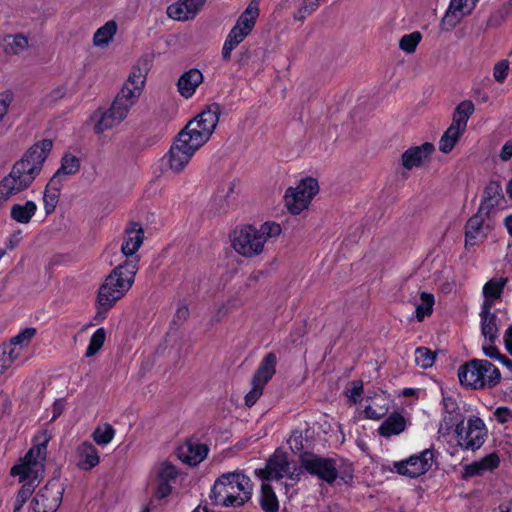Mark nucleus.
Here are the masks:
<instances>
[{"instance_id": "obj_57", "label": "nucleus", "mask_w": 512, "mask_h": 512, "mask_svg": "<svg viewBox=\"0 0 512 512\" xmlns=\"http://www.w3.org/2000/svg\"><path fill=\"white\" fill-rule=\"evenodd\" d=\"M363 393V382L353 381L352 386L350 389L347 390V397L349 398L350 402L353 404H356L359 401V398L361 394Z\"/></svg>"}, {"instance_id": "obj_33", "label": "nucleus", "mask_w": 512, "mask_h": 512, "mask_svg": "<svg viewBox=\"0 0 512 512\" xmlns=\"http://www.w3.org/2000/svg\"><path fill=\"white\" fill-rule=\"evenodd\" d=\"M37 210L38 206L32 200H27L24 203H15L11 207L10 217L17 223L28 224L35 216Z\"/></svg>"}, {"instance_id": "obj_1", "label": "nucleus", "mask_w": 512, "mask_h": 512, "mask_svg": "<svg viewBox=\"0 0 512 512\" xmlns=\"http://www.w3.org/2000/svg\"><path fill=\"white\" fill-rule=\"evenodd\" d=\"M52 147V141L44 139L31 146L22 158L14 163L9 174L0 181V206L32 185L40 175Z\"/></svg>"}, {"instance_id": "obj_19", "label": "nucleus", "mask_w": 512, "mask_h": 512, "mask_svg": "<svg viewBox=\"0 0 512 512\" xmlns=\"http://www.w3.org/2000/svg\"><path fill=\"white\" fill-rule=\"evenodd\" d=\"M487 216L488 214L478 209V212L467 221L465 232L466 247L474 246L486 237V232L489 230V225L485 223Z\"/></svg>"}, {"instance_id": "obj_39", "label": "nucleus", "mask_w": 512, "mask_h": 512, "mask_svg": "<svg viewBox=\"0 0 512 512\" xmlns=\"http://www.w3.org/2000/svg\"><path fill=\"white\" fill-rule=\"evenodd\" d=\"M117 32V24L110 20L98 28L93 36V44L96 47H105L113 39Z\"/></svg>"}, {"instance_id": "obj_49", "label": "nucleus", "mask_w": 512, "mask_h": 512, "mask_svg": "<svg viewBox=\"0 0 512 512\" xmlns=\"http://www.w3.org/2000/svg\"><path fill=\"white\" fill-rule=\"evenodd\" d=\"M422 39L420 32L405 34L399 40V48L406 53H413Z\"/></svg>"}, {"instance_id": "obj_47", "label": "nucleus", "mask_w": 512, "mask_h": 512, "mask_svg": "<svg viewBox=\"0 0 512 512\" xmlns=\"http://www.w3.org/2000/svg\"><path fill=\"white\" fill-rule=\"evenodd\" d=\"M320 6V0H304L300 3L297 11L294 13V19L304 21L313 14Z\"/></svg>"}, {"instance_id": "obj_3", "label": "nucleus", "mask_w": 512, "mask_h": 512, "mask_svg": "<svg viewBox=\"0 0 512 512\" xmlns=\"http://www.w3.org/2000/svg\"><path fill=\"white\" fill-rule=\"evenodd\" d=\"M254 484L243 470L222 473L214 481L209 499L215 506L239 508L251 500Z\"/></svg>"}, {"instance_id": "obj_32", "label": "nucleus", "mask_w": 512, "mask_h": 512, "mask_svg": "<svg viewBox=\"0 0 512 512\" xmlns=\"http://www.w3.org/2000/svg\"><path fill=\"white\" fill-rule=\"evenodd\" d=\"M503 200L502 187L498 182L491 181L484 190L483 200L479 209L489 214L490 210L501 204Z\"/></svg>"}, {"instance_id": "obj_42", "label": "nucleus", "mask_w": 512, "mask_h": 512, "mask_svg": "<svg viewBox=\"0 0 512 512\" xmlns=\"http://www.w3.org/2000/svg\"><path fill=\"white\" fill-rule=\"evenodd\" d=\"M260 504L265 512H278L279 501L272 487L263 482L261 485V500Z\"/></svg>"}, {"instance_id": "obj_60", "label": "nucleus", "mask_w": 512, "mask_h": 512, "mask_svg": "<svg viewBox=\"0 0 512 512\" xmlns=\"http://www.w3.org/2000/svg\"><path fill=\"white\" fill-rule=\"evenodd\" d=\"M22 240V231L18 230L13 232L6 240L5 245L8 249L12 250L19 245Z\"/></svg>"}, {"instance_id": "obj_55", "label": "nucleus", "mask_w": 512, "mask_h": 512, "mask_svg": "<svg viewBox=\"0 0 512 512\" xmlns=\"http://www.w3.org/2000/svg\"><path fill=\"white\" fill-rule=\"evenodd\" d=\"M2 352L4 354H7V356L18 365L23 363L25 360V357L23 355L24 349L20 348L19 346L11 344L10 342L4 344Z\"/></svg>"}, {"instance_id": "obj_34", "label": "nucleus", "mask_w": 512, "mask_h": 512, "mask_svg": "<svg viewBox=\"0 0 512 512\" xmlns=\"http://www.w3.org/2000/svg\"><path fill=\"white\" fill-rule=\"evenodd\" d=\"M28 38L22 34L6 35L0 39V49L6 55H18L28 48Z\"/></svg>"}, {"instance_id": "obj_36", "label": "nucleus", "mask_w": 512, "mask_h": 512, "mask_svg": "<svg viewBox=\"0 0 512 512\" xmlns=\"http://www.w3.org/2000/svg\"><path fill=\"white\" fill-rule=\"evenodd\" d=\"M475 111V106L472 101L464 100L460 102L453 113L452 123L450 125L459 128L460 130H466L467 123L471 115Z\"/></svg>"}, {"instance_id": "obj_28", "label": "nucleus", "mask_w": 512, "mask_h": 512, "mask_svg": "<svg viewBox=\"0 0 512 512\" xmlns=\"http://www.w3.org/2000/svg\"><path fill=\"white\" fill-rule=\"evenodd\" d=\"M390 403L391 400L386 393H376L371 398V403L364 409L365 417L371 420H379L389 411Z\"/></svg>"}, {"instance_id": "obj_18", "label": "nucleus", "mask_w": 512, "mask_h": 512, "mask_svg": "<svg viewBox=\"0 0 512 512\" xmlns=\"http://www.w3.org/2000/svg\"><path fill=\"white\" fill-rule=\"evenodd\" d=\"M144 240V231L142 227L133 223L131 228L126 231L123 243L121 245V257L124 258L122 262H128L133 258L136 259V267L139 268L140 257L136 254Z\"/></svg>"}, {"instance_id": "obj_48", "label": "nucleus", "mask_w": 512, "mask_h": 512, "mask_svg": "<svg viewBox=\"0 0 512 512\" xmlns=\"http://www.w3.org/2000/svg\"><path fill=\"white\" fill-rule=\"evenodd\" d=\"M106 332L104 328H98L91 336L85 356L91 357L95 355L104 345Z\"/></svg>"}, {"instance_id": "obj_9", "label": "nucleus", "mask_w": 512, "mask_h": 512, "mask_svg": "<svg viewBox=\"0 0 512 512\" xmlns=\"http://www.w3.org/2000/svg\"><path fill=\"white\" fill-rule=\"evenodd\" d=\"M319 192V185L315 178L305 177L296 187H289L285 192V205L290 213L300 214L307 209L313 197Z\"/></svg>"}, {"instance_id": "obj_6", "label": "nucleus", "mask_w": 512, "mask_h": 512, "mask_svg": "<svg viewBox=\"0 0 512 512\" xmlns=\"http://www.w3.org/2000/svg\"><path fill=\"white\" fill-rule=\"evenodd\" d=\"M218 122V107L209 108L190 120L178 135L200 149L210 139Z\"/></svg>"}, {"instance_id": "obj_10", "label": "nucleus", "mask_w": 512, "mask_h": 512, "mask_svg": "<svg viewBox=\"0 0 512 512\" xmlns=\"http://www.w3.org/2000/svg\"><path fill=\"white\" fill-rule=\"evenodd\" d=\"M64 493L59 479L53 478L33 497L29 508L33 512H56Z\"/></svg>"}, {"instance_id": "obj_7", "label": "nucleus", "mask_w": 512, "mask_h": 512, "mask_svg": "<svg viewBox=\"0 0 512 512\" xmlns=\"http://www.w3.org/2000/svg\"><path fill=\"white\" fill-rule=\"evenodd\" d=\"M458 378L462 385L479 389L494 386L500 380L499 370L487 360H471L458 369Z\"/></svg>"}, {"instance_id": "obj_30", "label": "nucleus", "mask_w": 512, "mask_h": 512, "mask_svg": "<svg viewBox=\"0 0 512 512\" xmlns=\"http://www.w3.org/2000/svg\"><path fill=\"white\" fill-rule=\"evenodd\" d=\"M150 69V62L147 58L139 59L132 67L128 79L124 83L130 87L143 91L146 77Z\"/></svg>"}, {"instance_id": "obj_64", "label": "nucleus", "mask_w": 512, "mask_h": 512, "mask_svg": "<svg viewBox=\"0 0 512 512\" xmlns=\"http://www.w3.org/2000/svg\"><path fill=\"white\" fill-rule=\"evenodd\" d=\"M512 157V139L510 141H507L501 151H500V158L503 161H508Z\"/></svg>"}, {"instance_id": "obj_63", "label": "nucleus", "mask_w": 512, "mask_h": 512, "mask_svg": "<svg viewBox=\"0 0 512 512\" xmlns=\"http://www.w3.org/2000/svg\"><path fill=\"white\" fill-rule=\"evenodd\" d=\"M494 343L489 342L488 344L483 345V352L486 356L490 358H496L499 361H501V354L499 353L496 346L493 345Z\"/></svg>"}, {"instance_id": "obj_31", "label": "nucleus", "mask_w": 512, "mask_h": 512, "mask_svg": "<svg viewBox=\"0 0 512 512\" xmlns=\"http://www.w3.org/2000/svg\"><path fill=\"white\" fill-rule=\"evenodd\" d=\"M405 428V418L400 413L394 412L382 422L377 431L382 437L390 438L401 434Z\"/></svg>"}, {"instance_id": "obj_8", "label": "nucleus", "mask_w": 512, "mask_h": 512, "mask_svg": "<svg viewBox=\"0 0 512 512\" xmlns=\"http://www.w3.org/2000/svg\"><path fill=\"white\" fill-rule=\"evenodd\" d=\"M255 23L256 7L255 1L252 0L225 39L221 53L223 60L229 61L231 59L233 50L250 34Z\"/></svg>"}, {"instance_id": "obj_25", "label": "nucleus", "mask_w": 512, "mask_h": 512, "mask_svg": "<svg viewBox=\"0 0 512 512\" xmlns=\"http://www.w3.org/2000/svg\"><path fill=\"white\" fill-rule=\"evenodd\" d=\"M444 415L441 427L447 431L463 425L464 417L460 412L456 400L451 396H443Z\"/></svg>"}, {"instance_id": "obj_26", "label": "nucleus", "mask_w": 512, "mask_h": 512, "mask_svg": "<svg viewBox=\"0 0 512 512\" xmlns=\"http://www.w3.org/2000/svg\"><path fill=\"white\" fill-rule=\"evenodd\" d=\"M507 282L506 277H495L486 282L482 289L484 300L481 308H492L501 299Z\"/></svg>"}, {"instance_id": "obj_23", "label": "nucleus", "mask_w": 512, "mask_h": 512, "mask_svg": "<svg viewBox=\"0 0 512 512\" xmlns=\"http://www.w3.org/2000/svg\"><path fill=\"white\" fill-rule=\"evenodd\" d=\"M204 76L199 69L192 68L184 72L177 82L178 92L185 99L191 98L199 85L203 82Z\"/></svg>"}, {"instance_id": "obj_16", "label": "nucleus", "mask_w": 512, "mask_h": 512, "mask_svg": "<svg viewBox=\"0 0 512 512\" xmlns=\"http://www.w3.org/2000/svg\"><path fill=\"white\" fill-rule=\"evenodd\" d=\"M477 1L478 0H451L441 20V29L444 31H452L465 16L473 11Z\"/></svg>"}, {"instance_id": "obj_24", "label": "nucleus", "mask_w": 512, "mask_h": 512, "mask_svg": "<svg viewBox=\"0 0 512 512\" xmlns=\"http://www.w3.org/2000/svg\"><path fill=\"white\" fill-rule=\"evenodd\" d=\"M500 459L497 454L491 453L479 461H475L464 467L462 478L468 479L474 476H481L486 472H491L499 466Z\"/></svg>"}, {"instance_id": "obj_22", "label": "nucleus", "mask_w": 512, "mask_h": 512, "mask_svg": "<svg viewBox=\"0 0 512 512\" xmlns=\"http://www.w3.org/2000/svg\"><path fill=\"white\" fill-rule=\"evenodd\" d=\"M204 2L205 0H178L168 7L167 14L170 18L178 21L193 19Z\"/></svg>"}, {"instance_id": "obj_56", "label": "nucleus", "mask_w": 512, "mask_h": 512, "mask_svg": "<svg viewBox=\"0 0 512 512\" xmlns=\"http://www.w3.org/2000/svg\"><path fill=\"white\" fill-rule=\"evenodd\" d=\"M509 72V62L508 60H501L495 64L493 69V77L494 79L502 83L508 76Z\"/></svg>"}, {"instance_id": "obj_53", "label": "nucleus", "mask_w": 512, "mask_h": 512, "mask_svg": "<svg viewBox=\"0 0 512 512\" xmlns=\"http://www.w3.org/2000/svg\"><path fill=\"white\" fill-rule=\"evenodd\" d=\"M141 93L142 91L138 88L130 87L124 84L121 91L117 95V98L133 107L137 102L138 98L140 97Z\"/></svg>"}, {"instance_id": "obj_35", "label": "nucleus", "mask_w": 512, "mask_h": 512, "mask_svg": "<svg viewBox=\"0 0 512 512\" xmlns=\"http://www.w3.org/2000/svg\"><path fill=\"white\" fill-rule=\"evenodd\" d=\"M79 169L80 161L76 156L71 154L64 155L61 161V166L52 177L53 183L60 182L62 184L66 177L76 174Z\"/></svg>"}, {"instance_id": "obj_20", "label": "nucleus", "mask_w": 512, "mask_h": 512, "mask_svg": "<svg viewBox=\"0 0 512 512\" xmlns=\"http://www.w3.org/2000/svg\"><path fill=\"white\" fill-rule=\"evenodd\" d=\"M208 454V447L205 444L187 440L177 449V456L183 463L196 466L202 462Z\"/></svg>"}, {"instance_id": "obj_46", "label": "nucleus", "mask_w": 512, "mask_h": 512, "mask_svg": "<svg viewBox=\"0 0 512 512\" xmlns=\"http://www.w3.org/2000/svg\"><path fill=\"white\" fill-rule=\"evenodd\" d=\"M512 15V0L504 3L500 8L493 12L488 21L487 26L490 28H496L500 26L506 19Z\"/></svg>"}, {"instance_id": "obj_14", "label": "nucleus", "mask_w": 512, "mask_h": 512, "mask_svg": "<svg viewBox=\"0 0 512 512\" xmlns=\"http://www.w3.org/2000/svg\"><path fill=\"white\" fill-rule=\"evenodd\" d=\"M152 475L154 495L157 499H164L172 493V485L179 476V469L169 461H162L154 466Z\"/></svg>"}, {"instance_id": "obj_21", "label": "nucleus", "mask_w": 512, "mask_h": 512, "mask_svg": "<svg viewBox=\"0 0 512 512\" xmlns=\"http://www.w3.org/2000/svg\"><path fill=\"white\" fill-rule=\"evenodd\" d=\"M434 150V145L429 142H425L420 146L410 147L402 154L401 164L407 170L420 167Z\"/></svg>"}, {"instance_id": "obj_13", "label": "nucleus", "mask_w": 512, "mask_h": 512, "mask_svg": "<svg viewBox=\"0 0 512 512\" xmlns=\"http://www.w3.org/2000/svg\"><path fill=\"white\" fill-rule=\"evenodd\" d=\"M198 150L199 149L177 135L169 151L164 156L165 163L169 170L175 174H179L184 171Z\"/></svg>"}, {"instance_id": "obj_40", "label": "nucleus", "mask_w": 512, "mask_h": 512, "mask_svg": "<svg viewBox=\"0 0 512 512\" xmlns=\"http://www.w3.org/2000/svg\"><path fill=\"white\" fill-rule=\"evenodd\" d=\"M61 186L62 184L60 182L53 183L52 178L48 182L43 195L44 209L46 214H50L55 210Z\"/></svg>"}, {"instance_id": "obj_50", "label": "nucleus", "mask_w": 512, "mask_h": 512, "mask_svg": "<svg viewBox=\"0 0 512 512\" xmlns=\"http://www.w3.org/2000/svg\"><path fill=\"white\" fill-rule=\"evenodd\" d=\"M435 362V354L426 347L415 350V364L423 369L430 368Z\"/></svg>"}, {"instance_id": "obj_12", "label": "nucleus", "mask_w": 512, "mask_h": 512, "mask_svg": "<svg viewBox=\"0 0 512 512\" xmlns=\"http://www.w3.org/2000/svg\"><path fill=\"white\" fill-rule=\"evenodd\" d=\"M457 433L458 443L465 450L479 449L485 442L487 428L484 421L476 416L470 417L466 429L463 425L454 427Z\"/></svg>"}, {"instance_id": "obj_51", "label": "nucleus", "mask_w": 512, "mask_h": 512, "mask_svg": "<svg viewBox=\"0 0 512 512\" xmlns=\"http://www.w3.org/2000/svg\"><path fill=\"white\" fill-rule=\"evenodd\" d=\"M232 190H233V188H232V186H230L228 188L227 192L217 194L212 198V200L210 202V206H211V210L214 213L221 214V213H225L228 210V208H229L228 197H229V194L232 192Z\"/></svg>"}, {"instance_id": "obj_15", "label": "nucleus", "mask_w": 512, "mask_h": 512, "mask_svg": "<svg viewBox=\"0 0 512 512\" xmlns=\"http://www.w3.org/2000/svg\"><path fill=\"white\" fill-rule=\"evenodd\" d=\"M433 461V450L424 449L405 460L395 462L394 469L400 475L416 478L425 474L432 467Z\"/></svg>"}, {"instance_id": "obj_29", "label": "nucleus", "mask_w": 512, "mask_h": 512, "mask_svg": "<svg viewBox=\"0 0 512 512\" xmlns=\"http://www.w3.org/2000/svg\"><path fill=\"white\" fill-rule=\"evenodd\" d=\"M79 458L78 467L82 470H91L100 462V457L96 447L90 442H83L77 448Z\"/></svg>"}, {"instance_id": "obj_52", "label": "nucleus", "mask_w": 512, "mask_h": 512, "mask_svg": "<svg viewBox=\"0 0 512 512\" xmlns=\"http://www.w3.org/2000/svg\"><path fill=\"white\" fill-rule=\"evenodd\" d=\"M36 334L35 328H25L23 331L18 333L16 336L12 337L10 340V343L19 346L22 349H26L33 337Z\"/></svg>"}, {"instance_id": "obj_43", "label": "nucleus", "mask_w": 512, "mask_h": 512, "mask_svg": "<svg viewBox=\"0 0 512 512\" xmlns=\"http://www.w3.org/2000/svg\"><path fill=\"white\" fill-rule=\"evenodd\" d=\"M282 232L280 224L268 221L261 225L258 230V254L262 252L263 244L267 239L276 238Z\"/></svg>"}, {"instance_id": "obj_2", "label": "nucleus", "mask_w": 512, "mask_h": 512, "mask_svg": "<svg viewBox=\"0 0 512 512\" xmlns=\"http://www.w3.org/2000/svg\"><path fill=\"white\" fill-rule=\"evenodd\" d=\"M50 440L51 434L49 431H40L34 436L33 446L29 449L24 458L11 469V475L18 476L19 482L23 483L16 495V497L23 502H27L34 492L35 487L43 479L47 445Z\"/></svg>"}, {"instance_id": "obj_27", "label": "nucleus", "mask_w": 512, "mask_h": 512, "mask_svg": "<svg viewBox=\"0 0 512 512\" xmlns=\"http://www.w3.org/2000/svg\"><path fill=\"white\" fill-rule=\"evenodd\" d=\"M492 308H481V333L484 338L494 343L498 338L499 328L502 325L497 313L491 312Z\"/></svg>"}, {"instance_id": "obj_54", "label": "nucleus", "mask_w": 512, "mask_h": 512, "mask_svg": "<svg viewBox=\"0 0 512 512\" xmlns=\"http://www.w3.org/2000/svg\"><path fill=\"white\" fill-rule=\"evenodd\" d=\"M131 108L132 106L116 97L108 110L115 116V119L119 120L121 123L127 117Z\"/></svg>"}, {"instance_id": "obj_44", "label": "nucleus", "mask_w": 512, "mask_h": 512, "mask_svg": "<svg viewBox=\"0 0 512 512\" xmlns=\"http://www.w3.org/2000/svg\"><path fill=\"white\" fill-rule=\"evenodd\" d=\"M434 296L430 293L422 292L419 302L416 303V318L418 321H423L424 318L430 315L433 311Z\"/></svg>"}, {"instance_id": "obj_58", "label": "nucleus", "mask_w": 512, "mask_h": 512, "mask_svg": "<svg viewBox=\"0 0 512 512\" xmlns=\"http://www.w3.org/2000/svg\"><path fill=\"white\" fill-rule=\"evenodd\" d=\"M13 100V96L9 92L0 93V122L8 112V108Z\"/></svg>"}, {"instance_id": "obj_17", "label": "nucleus", "mask_w": 512, "mask_h": 512, "mask_svg": "<svg viewBox=\"0 0 512 512\" xmlns=\"http://www.w3.org/2000/svg\"><path fill=\"white\" fill-rule=\"evenodd\" d=\"M232 246L238 254L244 257L254 256L256 254V227L252 224L237 227L233 233Z\"/></svg>"}, {"instance_id": "obj_37", "label": "nucleus", "mask_w": 512, "mask_h": 512, "mask_svg": "<svg viewBox=\"0 0 512 512\" xmlns=\"http://www.w3.org/2000/svg\"><path fill=\"white\" fill-rule=\"evenodd\" d=\"M277 357L274 353H268L258 368V397L262 393L260 384H266L275 374Z\"/></svg>"}, {"instance_id": "obj_62", "label": "nucleus", "mask_w": 512, "mask_h": 512, "mask_svg": "<svg viewBox=\"0 0 512 512\" xmlns=\"http://www.w3.org/2000/svg\"><path fill=\"white\" fill-rule=\"evenodd\" d=\"M13 365H18L15 363L12 359H10L7 354H4L3 352L0 353V374H4L6 371H8L10 368H12Z\"/></svg>"}, {"instance_id": "obj_38", "label": "nucleus", "mask_w": 512, "mask_h": 512, "mask_svg": "<svg viewBox=\"0 0 512 512\" xmlns=\"http://www.w3.org/2000/svg\"><path fill=\"white\" fill-rule=\"evenodd\" d=\"M92 121L94 122V131L98 134L108 131L120 123L108 109L96 110L92 115Z\"/></svg>"}, {"instance_id": "obj_11", "label": "nucleus", "mask_w": 512, "mask_h": 512, "mask_svg": "<svg viewBox=\"0 0 512 512\" xmlns=\"http://www.w3.org/2000/svg\"><path fill=\"white\" fill-rule=\"evenodd\" d=\"M258 477L264 479L288 477L292 481H299L301 468L300 466H291L286 453L276 451L267 461L265 469H258Z\"/></svg>"}, {"instance_id": "obj_61", "label": "nucleus", "mask_w": 512, "mask_h": 512, "mask_svg": "<svg viewBox=\"0 0 512 512\" xmlns=\"http://www.w3.org/2000/svg\"><path fill=\"white\" fill-rule=\"evenodd\" d=\"M494 415H495L496 419L498 420V422H500V423H506L512 417L511 411L506 407H498L496 409Z\"/></svg>"}, {"instance_id": "obj_4", "label": "nucleus", "mask_w": 512, "mask_h": 512, "mask_svg": "<svg viewBox=\"0 0 512 512\" xmlns=\"http://www.w3.org/2000/svg\"><path fill=\"white\" fill-rule=\"evenodd\" d=\"M138 271L136 259L119 263L99 287L97 305L101 312L111 309L132 287Z\"/></svg>"}, {"instance_id": "obj_45", "label": "nucleus", "mask_w": 512, "mask_h": 512, "mask_svg": "<svg viewBox=\"0 0 512 512\" xmlns=\"http://www.w3.org/2000/svg\"><path fill=\"white\" fill-rule=\"evenodd\" d=\"M115 433L116 431L112 425L104 423L96 427L92 434V438L96 444L105 446L113 440Z\"/></svg>"}, {"instance_id": "obj_59", "label": "nucleus", "mask_w": 512, "mask_h": 512, "mask_svg": "<svg viewBox=\"0 0 512 512\" xmlns=\"http://www.w3.org/2000/svg\"><path fill=\"white\" fill-rule=\"evenodd\" d=\"M252 388L245 396V404L247 407H252L256 403V372L251 377Z\"/></svg>"}, {"instance_id": "obj_5", "label": "nucleus", "mask_w": 512, "mask_h": 512, "mask_svg": "<svg viewBox=\"0 0 512 512\" xmlns=\"http://www.w3.org/2000/svg\"><path fill=\"white\" fill-rule=\"evenodd\" d=\"M300 468L301 474L306 471L329 485L334 484L337 479L348 484L352 481L354 473L352 464L344 459L323 457L308 452L300 455Z\"/></svg>"}, {"instance_id": "obj_41", "label": "nucleus", "mask_w": 512, "mask_h": 512, "mask_svg": "<svg viewBox=\"0 0 512 512\" xmlns=\"http://www.w3.org/2000/svg\"><path fill=\"white\" fill-rule=\"evenodd\" d=\"M463 134L464 131L450 125L439 140V150L445 154L450 153Z\"/></svg>"}]
</instances>
